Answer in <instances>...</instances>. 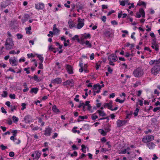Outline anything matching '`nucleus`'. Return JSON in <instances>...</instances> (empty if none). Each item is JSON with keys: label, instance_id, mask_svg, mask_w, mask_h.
I'll list each match as a JSON object with an SVG mask.
<instances>
[{"label": "nucleus", "instance_id": "bf43d9fd", "mask_svg": "<svg viewBox=\"0 0 160 160\" xmlns=\"http://www.w3.org/2000/svg\"><path fill=\"white\" fill-rule=\"evenodd\" d=\"M9 156L11 157H13L14 156V153L12 152H11L9 153Z\"/></svg>", "mask_w": 160, "mask_h": 160}, {"label": "nucleus", "instance_id": "c9c22d12", "mask_svg": "<svg viewBox=\"0 0 160 160\" xmlns=\"http://www.w3.org/2000/svg\"><path fill=\"white\" fill-rule=\"evenodd\" d=\"M80 103L79 105L78 106V108H80L81 107H82L83 109H84L85 108V104L83 102H81V101L80 102Z\"/></svg>", "mask_w": 160, "mask_h": 160}, {"label": "nucleus", "instance_id": "680f3d73", "mask_svg": "<svg viewBox=\"0 0 160 160\" xmlns=\"http://www.w3.org/2000/svg\"><path fill=\"white\" fill-rule=\"evenodd\" d=\"M73 150H77L78 149V148L77 147V146L73 144L72 145V146Z\"/></svg>", "mask_w": 160, "mask_h": 160}, {"label": "nucleus", "instance_id": "f03ea898", "mask_svg": "<svg viewBox=\"0 0 160 160\" xmlns=\"http://www.w3.org/2000/svg\"><path fill=\"white\" fill-rule=\"evenodd\" d=\"M14 45L13 41L12 38H8L7 39L5 43V48L7 50L11 49L13 48Z\"/></svg>", "mask_w": 160, "mask_h": 160}, {"label": "nucleus", "instance_id": "9b49d317", "mask_svg": "<svg viewBox=\"0 0 160 160\" xmlns=\"http://www.w3.org/2000/svg\"><path fill=\"white\" fill-rule=\"evenodd\" d=\"M24 120L26 123H29L30 122H32V117L29 115L26 116L24 118Z\"/></svg>", "mask_w": 160, "mask_h": 160}, {"label": "nucleus", "instance_id": "a18cd8bd", "mask_svg": "<svg viewBox=\"0 0 160 160\" xmlns=\"http://www.w3.org/2000/svg\"><path fill=\"white\" fill-rule=\"evenodd\" d=\"M70 155L72 157L74 156L76 157L78 155V153L76 151H74L73 153L70 154Z\"/></svg>", "mask_w": 160, "mask_h": 160}, {"label": "nucleus", "instance_id": "4be33fe9", "mask_svg": "<svg viewBox=\"0 0 160 160\" xmlns=\"http://www.w3.org/2000/svg\"><path fill=\"white\" fill-rule=\"evenodd\" d=\"M97 112L99 113V115L101 116L104 117L106 116V114L104 111L101 110H98L97 111Z\"/></svg>", "mask_w": 160, "mask_h": 160}, {"label": "nucleus", "instance_id": "052dcab7", "mask_svg": "<svg viewBox=\"0 0 160 160\" xmlns=\"http://www.w3.org/2000/svg\"><path fill=\"white\" fill-rule=\"evenodd\" d=\"M106 19V17L105 16H104L102 17V20L104 22H105Z\"/></svg>", "mask_w": 160, "mask_h": 160}, {"label": "nucleus", "instance_id": "5fc2aeb1", "mask_svg": "<svg viewBox=\"0 0 160 160\" xmlns=\"http://www.w3.org/2000/svg\"><path fill=\"white\" fill-rule=\"evenodd\" d=\"M42 62H41L39 64V65L38 66V68L39 69H42L43 68V65H42Z\"/></svg>", "mask_w": 160, "mask_h": 160}, {"label": "nucleus", "instance_id": "f257e3e1", "mask_svg": "<svg viewBox=\"0 0 160 160\" xmlns=\"http://www.w3.org/2000/svg\"><path fill=\"white\" fill-rule=\"evenodd\" d=\"M132 74L135 78L142 77L144 74L143 69L142 67L137 68L133 71Z\"/></svg>", "mask_w": 160, "mask_h": 160}, {"label": "nucleus", "instance_id": "473e14b6", "mask_svg": "<svg viewBox=\"0 0 160 160\" xmlns=\"http://www.w3.org/2000/svg\"><path fill=\"white\" fill-rule=\"evenodd\" d=\"M90 101H87L85 102V106H87L88 107V110H90L91 107L89 104Z\"/></svg>", "mask_w": 160, "mask_h": 160}, {"label": "nucleus", "instance_id": "4c0bfd02", "mask_svg": "<svg viewBox=\"0 0 160 160\" xmlns=\"http://www.w3.org/2000/svg\"><path fill=\"white\" fill-rule=\"evenodd\" d=\"M103 106L104 108L107 107L108 108H109L110 109H111V107L108 103H105L104 105H103Z\"/></svg>", "mask_w": 160, "mask_h": 160}, {"label": "nucleus", "instance_id": "e433bc0d", "mask_svg": "<svg viewBox=\"0 0 160 160\" xmlns=\"http://www.w3.org/2000/svg\"><path fill=\"white\" fill-rule=\"evenodd\" d=\"M98 118V117L94 114H92L91 116V118L93 120H95L96 119Z\"/></svg>", "mask_w": 160, "mask_h": 160}, {"label": "nucleus", "instance_id": "6e6552de", "mask_svg": "<svg viewBox=\"0 0 160 160\" xmlns=\"http://www.w3.org/2000/svg\"><path fill=\"white\" fill-rule=\"evenodd\" d=\"M9 62L12 66H16L18 65L17 60L14 57L9 59Z\"/></svg>", "mask_w": 160, "mask_h": 160}, {"label": "nucleus", "instance_id": "f3484780", "mask_svg": "<svg viewBox=\"0 0 160 160\" xmlns=\"http://www.w3.org/2000/svg\"><path fill=\"white\" fill-rule=\"evenodd\" d=\"M52 129L50 128H48L46 129L45 132V135L46 136H50L52 132Z\"/></svg>", "mask_w": 160, "mask_h": 160}, {"label": "nucleus", "instance_id": "a211bd4d", "mask_svg": "<svg viewBox=\"0 0 160 160\" xmlns=\"http://www.w3.org/2000/svg\"><path fill=\"white\" fill-rule=\"evenodd\" d=\"M104 35L107 37L109 38L112 36V33L108 30H106L103 32Z\"/></svg>", "mask_w": 160, "mask_h": 160}, {"label": "nucleus", "instance_id": "69168bd1", "mask_svg": "<svg viewBox=\"0 0 160 160\" xmlns=\"http://www.w3.org/2000/svg\"><path fill=\"white\" fill-rule=\"evenodd\" d=\"M34 79L36 81H39L38 77L37 76L34 75L33 77Z\"/></svg>", "mask_w": 160, "mask_h": 160}, {"label": "nucleus", "instance_id": "4d7b16f0", "mask_svg": "<svg viewBox=\"0 0 160 160\" xmlns=\"http://www.w3.org/2000/svg\"><path fill=\"white\" fill-rule=\"evenodd\" d=\"M10 102L9 101H7L5 103V104L8 107H11L10 105Z\"/></svg>", "mask_w": 160, "mask_h": 160}, {"label": "nucleus", "instance_id": "6e6d98bb", "mask_svg": "<svg viewBox=\"0 0 160 160\" xmlns=\"http://www.w3.org/2000/svg\"><path fill=\"white\" fill-rule=\"evenodd\" d=\"M79 97V96L78 95H77L76 96V97L74 98V100L75 101L77 102H78L79 101V99L78 98Z\"/></svg>", "mask_w": 160, "mask_h": 160}, {"label": "nucleus", "instance_id": "c756f323", "mask_svg": "<svg viewBox=\"0 0 160 160\" xmlns=\"http://www.w3.org/2000/svg\"><path fill=\"white\" fill-rule=\"evenodd\" d=\"M53 31L54 33L55 34H56L58 33L59 32V30L56 28V25L55 24L53 26Z\"/></svg>", "mask_w": 160, "mask_h": 160}, {"label": "nucleus", "instance_id": "2f4dec72", "mask_svg": "<svg viewBox=\"0 0 160 160\" xmlns=\"http://www.w3.org/2000/svg\"><path fill=\"white\" fill-rule=\"evenodd\" d=\"M12 119L13 121L15 123H17L18 121V118L16 117L15 116H13L12 117Z\"/></svg>", "mask_w": 160, "mask_h": 160}, {"label": "nucleus", "instance_id": "603ef678", "mask_svg": "<svg viewBox=\"0 0 160 160\" xmlns=\"http://www.w3.org/2000/svg\"><path fill=\"white\" fill-rule=\"evenodd\" d=\"M79 118L82 119H87L88 118V117L87 116H80Z\"/></svg>", "mask_w": 160, "mask_h": 160}, {"label": "nucleus", "instance_id": "864d4df0", "mask_svg": "<svg viewBox=\"0 0 160 160\" xmlns=\"http://www.w3.org/2000/svg\"><path fill=\"white\" fill-rule=\"evenodd\" d=\"M22 108H21V110H23L26 108V104L25 103H22Z\"/></svg>", "mask_w": 160, "mask_h": 160}, {"label": "nucleus", "instance_id": "ea45409f", "mask_svg": "<svg viewBox=\"0 0 160 160\" xmlns=\"http://www.w3.org/2000/svg\"><path fill=\"white\" fill-rule=\"evenodd\" d=\"M119 2H120V4L123 6H124L125 5V1H120L119 0Z\"/></svg>", "mask_w": 160, "mask_h": 160}, {"label": "nucleus", "instance_id": "49530a36", "mask_svg": "<svg viewBox=\"0 0 160 160\" xmlns=\"http://www.w3.org/2000/svg\"><path fill=\"white\" fill-rule=\"evenodd\" d=\"M111 23L112 25H117L118 24V23L115 20L111 21Z\"/></svg>", "mask_w": 160, "mask_h": 160}, {"label": "nucleus", "instance_id": "cd10ccee", "mask_svg": "<svg viewBox=\"0 0 160 160\" xmlns=\"http://www.w3.org/2000/svg\"><path fill=\"white\" fill-rule=\"evenodd\" d=\"M98 131L103 136H105L107 134L106 132L102 129H99Z\"/></svg>", "mask_w": 160, "mask_h": 160}, {"label": "nucleus", "instance_id": "ddd939ff", "mask_svg": "<svg viewBox=\"0 0 160 160\" xmlns=\"http://www.w3.org/2000/svg\"><path fill=\"white\" fill-rule=\"evenodd\" d=\"M62 81L61 78H58L52 80L51 82L54 84H59L61 83Z\"/></svg>", "mask_w": 160, "mask_h": 160}, {"label": "nucleus", "instance_id": "2eb2a0df", "mask_svg": "<svg viewBox=\"0 0 160 160\" xmlns=\"http://www.w3.org/2000/svg\"><path fill=\"white\" fill-rule=\"evenodd\" d=\"M149 63L151 65H152L153 64H158L160 63V58L158 60H151Z\"/></svg>", "mask_w": 160, "mask_h": 160}, {"label": "nucleus", "instance_id": "0e129e2a", "mask_svg": "<svg viewBox=\"0 0 160 160\" xmlns=\"http://www.w3.org/2000/svg\"><path fill=\"white\" fill-rule=\"evenodd\" d=\"M12 132L13 133V136L15 137L17 133V131L16 130H13Z\"/></svg>", "mask_w": 160, "mask_h": 160}, {"label": "nucleus", "instance_id": "7c9ffc66", "mask_svg": "<svg viewBox=\"0 0 160 160\" xmlns=\"http://www.w3.org/2000/svg\"><path fill=\"white\" fill-rule=\"evenodd\" d=\"M77 128H78L76 127H74L72 129V132L74 133L77 132L78 134H79L80 133V131L75 130V129H77Z\"/></svg>", "mask_w": 160, "mask_h": 160}, {"label": "nucleus", "instance_id": "58836bf2", "mask_svg": "<svg viewBox=\"0 0 160 160\" xmlns=\"http://www.w3.org/2000/svg\"><path fill=\"white\" fill-rule=\"evenodd\" d=\"M71 39L73 40H77L78 41L79 40L78 39V35H75L73 37H72Z\"/></svg>", "mask_w": 160, "mask_h": 160}, {"label": "nucleus", "instance_id": "423d86ee", "mask_svg": "<svg viewBox=\"0 0 160 160\" xmlns=\"http://www.w3.org/2000/svg\"><path fill=\"white\" fill-rule=\"evenodd\" d=\"M84 19H81L80 18H78V24L77 25V28L78 29L81 28L84 25Z\"/></svg>", "mask_w": 160, "mask_h": 160}, {"label": "nucleus", "instance_id": "dca6fc26", "mask_svg": "<svg viewBox=\"0 0 160 160\" xmlns=\"http://www.w3.org/2000/svg\"><path fill=\"white\" fill-rule=\"evenodd\" d=\"M66 68L67 72L69 74H72L73 73L72 67L71 66L67 65H66Z\"/></svg>", "mask_w": 160, "mask_h": 160}, {"label": "nucleus", "instance_id": "37998d69", "mask_svg": "<svg viewBox=\"0 0 160 160\" xmlns=\"http://www.w3.org/2000/svg\"><path fill=\"white\" fill-rule=\"evenodd\" d=\"M83 36L85 38H90L91 35L89 33H88V34L85 33L83 35Z\"/></svg>", "mask_w": 160, "mask_h": 160}, {"label": "nucleus", "instance_id": "c03bdc74", "mask_svg": "<svg viewBox=\"0 0 160 160\" xmlns=\"http://www.w3.org/2000/svg\"><path fill=\"white\" fill-rule=\"evenodd\" d=\"M7 92L6 91H4L3 92L2 94V97H6L7 96Z\"/></svg>", "mask_w": 160, "mask_h": 160}, {"label": "nucleus", "instance_id": "e2e57ef3", "mask_svg": "<svg viewBox=\"0 0 160 160\" xmlns=\"http://www.w3.org/2000/svg\"><path fill=\"white\" fill-rule=\"evenodd\" d=\"M160 109V107H157L154 108L153 109V111L154 112H156L158 110H159Z\"/></svg>", "mask_w": 160, "mask_h": 160}, {"label": "nucleus", "instance_id": "1a4fd4ad", "mask_svg": "<svg viewBox=\"0 0 160 160\" xmlns=\"http://www.w3.org/2000/svg\"><path fill=\"white\" fill-rule=\"evenodd\" d=\"M141 15L142 17L144 18L145 16V12L144 10L142 8H140L139 9V12H137L136 17L137 18H140L141 17Z\"/></svg>", "mask_w": 160, "mask_h": 160}, {"label": "nucleus", "instance_id": "0eeeda50", "mask_svg": "<svg viewBox=\"0 0 160 160\" xmlns=\"http://www.w3.org/2000/svg\"><path fill=\"white\" fill-rule=\"evenodd\" d=\"M152 44L151 47L154 49L156 51L158 52L159 50V46L156 42V39L152 40Z\"/></svg>", "mask_w": 160, "mask_h": 160}, {"label": "nucleus", "instance_id": "4468645a", "mask_svg": "<svg viewBox=\"0 0 160 160\" xmlns=\"http://www.w3.org/2000/svg\"><path fill=\"white\" fill-rule=\"evenodd\" d=\"M44 7V4L43 3H38L35 5L36 8L38 10L42 9Z\"/></svg>", "mask_w": 160, "mask_h": 160}, {"label": "nucleus", "instance_id": "a19ab883", "mask_svg": "<svg viewBox=\"0 0 160 160\" xmlns=\"http://www.w3.org/2000/svg\"><path fill=\"white\" fill-rule=\"evenodd\" d=\"M139 111V109L138 108H137L133 113V114L135 116H137L138 115V113Z\"/></svg>", "mask_w": 160, "mask_h": 160}, {"label": "nucleus", "instance_id": "6ab92c4d", "mask_svg": "<svg viewBox=\"0 0 160 160\" xmlns=\"http://www.w3.org/2000/svg\"><path fill=\"white\" fill-rule=\"evenodd\" d=\"M41 156V153L39 151H36L35 153V158H33V160H38L40 158Z\"/></svg>", "mask_w": 160, "mask_h": 160}, {"label": "nucleus", "instance_id": "de8ad7c7", "mask_svg": "<svg viewBox=\"0 0 160 160\" xmlns=\"http://www.w3.org/2000/svg\"><path fill=\"white\" fill-rule=\"evenodd\" d=\"M0 147L1 148V149L2 150H5L7 148V147L3 145V144H2L0 146Z\"/></svg>", "mask_w": 160, "mask_h": 160}, {"label": "nucleus", "instance_id": "5701e85b", "mask_svg": "<svg viewBox=\"0 0 160 160\" xmlns=\"http://www.w3.org/2000/svg\"><path fill=\"white\" fill-rule=\"evenodd\" d=\"M52 110L55 113H57L60 112L59 110L57 108L56 106L54 105L52 107Z\"/></svg>", "mask_w": 160, "mask_h": 160}, {"label": "nucleus", "instance_id": "774afa93", "mask_svg": "<svg viewBox=\"0 0 160 160\" xmlns=\"http://www.w3.org/2000/svg\"><path fill=\"white\" fill-rule=\"evenodd\" d=\"M94 54L93 53H92L90 56V59L91 60H92L94 58Z\"/></svg>", "mask_w": 160, "mask_h": 160}, {"label": "nucleus", "instance_id": "7ed1b4c3", "mask_svg": "<svg viewBox=\"0 0 160 160\" xmlns=\"http://www.w3.org/2000/svg\"><path fill=\"white\" fill-rule=\"evenodd\" d=\"M151 73L154 75L157 74L160 71V65L158 64L155 65L151 70Z\"/></svg>", "mask_w": 160, "mask_h": 160}, {"label": "nucleus", "instance_id": "20e7f679", "mask_svg": "<svg viewBox=\"0 0 160 160\" xmlns=\"http://www.w3.org/2000/svg\"><path fill=\"white\" fill-rule=\"evenodd\" d=\"M154 137L152 135H146L142 138V141L144 143H148L154 139Z\"/></svg>", "mask_w": 160, "mask_h": 160}, {"label": "nucleus", "instance_id": "3c124183", "mask_svg": "<svg viewBox=\"0 0 160 160\" xmlns=\"http://www.w3.org/2000/svg\"><path fill=\"white\" fill-rule=\"evenodd\" d=\"M85 43L86 45H88L90 47H91L92 46L91 43H90L88 41H86Z\"/></svg>", "mask_w": 160, "mask_h": 160}, {"label": "nucleus", "instance_id": "b1692460", "mask_svg": "<svg viewBox=\"0 0 160 160\" xmlns=\"http://www.w3.org/2000/svg\"><path fill=\"white\" fill-rule=\"evenodd\" d=\"M25 30L26 31V33L27 34H32V32L30 31L31 30V27L30 26L26 28Z\"/></svg>", "mask_w": 160, "mask_h": 160}, {"label": "nucleus", "instance_id": "39448f33", "mask_svg": "<svg viewBox=\"0 0 160 160\" xmlns=\"http://www.w3.org/2000/svg\"><path fill=\"white\" fill-rule=\"evenodd\" d=\"M74 82L72 79H69L63 82L62 85L63 86L68 85L71 87H72L74 86Z\"/></svg>", "mask_w": 160, "mask_h": 160}, {"label": "nucleus", "instance_id": "f8f14e48", "mask_svg": "<svg viewBox=\"0 0 160 160\" xmlns=\"http://www.w3.org/2000/svg\"><path fill=\"white\" fill-rule=\"evenodd\" d=\"M125 120H121L120 119L118 120L117 121V125L118 127H120L125 125L126 123Z\"/></svg>", "mask_w": 160, "mask_h": 160}, {"label": "nucleus", "instance_id": "412c9836", "mask_svg": "<svg viewBox=\"0 0 160 160\" xmlns=\"http://www.w3.org/2000/svg\"><path fill=\"white\" fill-rule=\"evenodd\" d=\"M101 87L99 84H96L93 86V89L94 90L96 91V90L98 89H101Z\"/></svg>", "mask_w": 160, "mask_h": 160}, {"label": "nucleus", "instance_id": "a878e982", "mask_svg": "<svg viewBox=\"0 0 160 160\" xmlns=\"http://www.w3.org/2000/svg\"><path fill=\"white\" fill-rule=\"evenodd\" d=\"M8 5V4L6 2H4L1 4V9H3V8H5Z\"/></svg>", "mask_w": 160, "mask_h": 160}, {"label": "nucleus", "instance_id": "8fccbe9b", "mask_svg": "<svg viewBox=\"0 0 160 160\" xmlns=\"http://www.w3.org/2000/svg\"><path fill=\"white\" fill-rule=\"evenodd\" d=\"M28 20L27 17H25L22 19V22L23 23Z\"/></svg>", "mask_w": 160, "mask_h": 160}, {"label": "nucleus", "instance_id": "c85d7f7f", "mask_svg": "<svg viewBox=\"0 0 160 160\" xmlns=\"http://www.w3.org/2000/svg\"><path fill=\"white\" fill-rule=\"evenodd\" d=\"M125 98H123V100H121V99H120L117 98L115 100V101L116 102H119V103H122L123 102H124V101L125 100Z\"/></svg>", "mask_w": 160, "mask_h": 160}, {"label": "nucleus", "instance_id": "393cba45", "mask_svg": "<svg viewBox=\"0 0 160 160\" xmlns=\"http://www.w3.org/2000/svg\"><path fill=\"white\" fill-rule=\"evenodd\" d=\"M68 24H69V28H72L73 27H74L75 26L73 22L71 20H69L68 22Z\"/></svg>", "mask_w": 160, "mask_h": 160}, {"label": "nucleus", "instance_id": "9d476101", "mask_svg": "<svg viewBox=\"0 0 160 160\" xmlns=\"http://www.w3.org/2000/svg\"><path fill=\"white\" fill-rule=\"evenodd\" d=\"M108 59L109 61H112L115 62L118 59L117 56L114 54H112L110 55L108 57Z\"/></svg>", "mask_w": 160, "mask_h": 160}, {"label": "nucleus", "instance_id": "bb28decb", "mask_svg": "<svg viewBox=\"0 0 160 160\" xmlns=\"http://www.w3.org/2000/svg\"><path fill=\"white\" fill-rule=\"evenodd\" d=\"M38 88H32L31 89L30 92H33L35 94H36L38 91Z\"/></svg>", "mask_w": 160, "mask_h": 160}, {"label": "nucleus", "instance_id": "f704fd0d", "mask_svg": "<svg viewBox=\"0 0 160 160\" xmlns=\"http://www.w3.org/2000/svg\"><path fill=\"white\" fill-rule=\"evenodd\" d=\"M81 147H82V151L84 153H86V147H85V146L84 145L82 144V145Z\"/></svg>", "mask_w": 160, "mask_h": 160}, {"label": "nucleus", "instance_id": "79ce46f5", "mask_svg": "<svg viewBox=\"0 0 160 160\" xmlns=\"http://www.w3.org/2000/svg\"><path fill=\"white\" fill-rule=\"evenodd\" d=\"M105 131L106 132H109L110 131V125H108L107 127H106L105 128Z\"/></svg>", "mask_w": 160, "mask_h": 160}, {"label": "nucleus", "instance_id": "09e8293b", "mask_svg": "<svg viewBox=\"0 0 160 160\" xmlns=\"http://www.w3.org/2000/svg\"><path fill=\"white\" fill-rule=\"evenodd\" d=\"M15 95L14 94H10L9 97L11 99H15Z\"/></svg>", "mask_w": 160, "mask_h": 160}, {"label": "nucleus", "instance_id": "aec40b11", "mask_svg": "<svg viewBox=\"0 0 160 160\" xmlns=\"http://www.w3.org/2000/svg\"><path fill=\"white\" fill-rule=\"evenodd\" d=\"M147 145L149 149H153L155 147V144L152 142H148Z\"/></svg>", "mask_w": 160, "mask_h": 160}, {"label": "nucleus", "instance_id": "72a5a7b5", "mask_svg": "<svg viewBox=\"0 0 160 160\" xmlns=\"http://www.w3.org/2000/svg\"><path fill=\"white\" fill-rule=\"evenodd\" d=\"M37 56L41 61V62H43L44 58L42 55L37 54Z\"/></svg>", "mask_w": 160, "mask_h": 160}, {"label": "nucleus", "instance_id": "13d9d810", "mask_svg": "<svg viewBox=\"0 0 160 160\" xmlns=\"http://www.w3.org/2000/svg\"><path fill=\"white\" fill-rule=\"evenodd\" d=\"M17 36L18 38V39H21L22 37V35L19 34H17Z\"/></svg>", "mask_w": 160, "mask_h": 160}, {"label": "nucleus", "instance_id": "338daca9", "mask_svg": "<svg viewBox=\"0 0 160 160\" xmlns=\"http://www.w3.org/2000/svg\"><path fill=\"white\" fill-rule=\"evenodd\" d=\"M140 84V82H136V83H134L133 85V86L134 87H137Z\"/></svg>", "mask_w": 160, "mask_h": 160}]
</instances>
